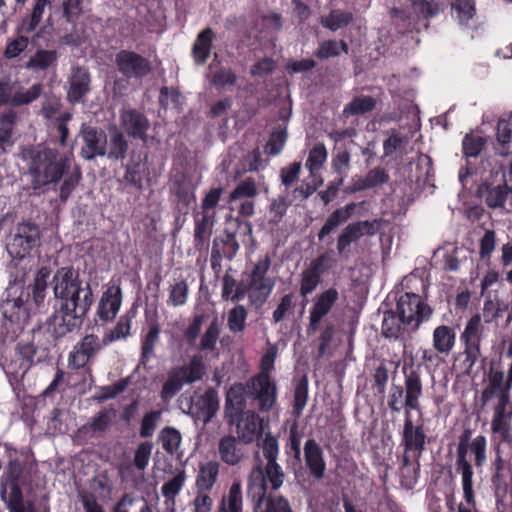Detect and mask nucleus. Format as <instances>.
I'll use <instances>...</instances> for the list:
<instances>
[{
    "label": "nucleus",
    "mask_w": 512,
    "mask_h": 512,
    "mask_svg": "<svg viewBox=\"0 0 512 512\" xmlns=\"http://www.w3.org/2000/svg\"><path fill=\"white\" fill-rule=\"evenodd\" d=\"M51 286L53 312L45 324L52 338L61 339L81 328L93 304V292L89 282H84L73 266L58 268Z\"/></svg>",
    "instance_id": "1"
},
{
    "label": "nucleus",
    "mask_w": 512,
    "mask_h": 512,
    "mask_svg": "<svg viewBox=\"0 0 512 512\" xmlns=\"http://www.w3.org/2000/svg\"><path fill=\"white\" fill-rule=\"evenodd\" d=\"M22 158L27 161V174L31 177L30 188L43 192L50 184L56 185L62 179L59 198L66 202L81 180V171L76 167L70 172L69 159L56 149L32 146L23 150Z\"/></svg>",
    "instance_id": "2"
},
{
    "label": "nucleus",
    "mask_w": 512,
    "mask_h": 512,
    "mask_svg": "<svg viewBox=\"0 0 512 512\" xmlns=\"http://www.w3.org/2000/svg\"><path fill=\"white\" fill-rule=\"evenodd\" d=\"M224 419L235 427L236 437L244 444H250L263 434V420L253 410L246 409L245 388L235 384L226 393Z\"/></svg>",
    "instance_id": "3"
},
{
    "label": "nucleus",
    "mask_w": 512,
    "mask_h": 512,
    "mask_svg": "<svg viewBox=\"0 0 512 512\" xmlns=\"http://www.w3.org/2000/svg\"><path fill=\"white\" fill-rule=\"evenodd\" d=\"M205 365L201 355H193L186 365L173 367L167 374L162 385L160 398L169 401L183 388L184 384H192L203 378Z\"/></svg>",
    "instance_id": "4"
},
{
    "label": "nucleus",
    "mask_w": 512,
    "mask_h": 512,
    "mask_svg": "<svg viewBox=\"0 0 512 512\" xmlns=\"http://www.w3.org/2000/svg\"><path fill=\"white\" fill-rule=\"evenodd\" d=\"M41 230L37 223L22 220L14 226L8 238L6 249L13 259H24L40 245Z\"/></svg>",
    "instance_id": "5"
},
{
    "label": "nucleus",
    "mask_w": 512,
    "mask_h": 512,
    "mask_svg": "<svg viewBox=\"0 0 512 512\" xmlns=\"http://www.w3.org/2000/svg\"><path fill=\"white\" fill-rule=\"evenodd\" d=\"M249 493H253V499L256 501L254 512H293L288 500L283 496L264 499L266 484L260 466L254 468L250 474Z\"/></svg>",
    "instance_id": "6"
},
{
    "label": "nucleus",
    "mask_w": 512,
    "mask_h": 512,
    "mask_svg": "<svg viewBox=\"0 0 512 512\" xmlns=\"http://www.w3.org/2000/svg\"><path fill=\"white\" fill-rule=\"evenodd\" d=\"M25 465L18 459H10L1 477L0 497L5 505H25L21 485L25 483Z\"/></svg>",
    "instance_id": "7"
},
{
    "label": "nucleus",
    "mask_w": 512,
    "mask_h": 512,
    "mask_svg": "<svg viewBox=\"0 0 512 512\" xmlns=\"http://www.w3.org/2000/svg\"><path fill=\"white\" fill-rule=\"evenodd\" d=\"M397 312L401 323L415 332L432 315L433 310L419 295L405 293L397 302Z\"/></svg>",
    "instance_id": "8"
},
{
    "label": "nucleus",
    "mask_w": 512,
    "mask_h": 512,
    "mask_svg": "<svg viewBox=\"0 0 512 512\" xmlns=\"http://www.w3.org/2000/svg\"><path fill=\"white\" fill-rule=\"evenodd\" d=\"M472 430L467 428L459 436L456 451V472L461 475L464 498L469 505H475L473 490V466L468 458Z\"/></svg>",
    "instance_id": "9"
},
{
    "label": "nucleus",
    "mask_w": 512,
    "mask_h": 512,
    "mask_svg": "<svg viewBox=\"0 0 512 512\" xmlns=\"http://www.w3.org/2000/svg\"><path fill=\"white\" fill-rule=\"evenodd\" d=\"M115 65L118 72L127 79L141 81L153 71L151 61L143 55L123 49L115 55Z\"/></svg>",
    "instance_id": "10"
},
{
    "label": "nucleus",
    "mask_w": 512,
    "mask_h": 512,
    "mask_svg": "<svg viewBox=\"0 0 512 512\" xmlns=\"http://www.w3.org/2000/svg\"><path fill=\"white\" fill-rule=\"evenodd\" d=\"M42 89V84L37 83L24 91L17 82L11 81L9 77H4L0 80V107L2 105L14 107L28 105L39 98Z\"/></svg>",
    "instance_id": "11"
},
{
    "label": "nucleus",
    "mask_w": 512,
    "mask_h": 512,
    "mask_svg": "<svg viewBox=\"0 0 512 512\" xmlns=\"http://www.w3.org/2000/svg\"><path fill=\"white\" fill-rule=\"evenodd\" d=\"M248 396L257 401L261 412L270 411L276 403L277 386L269 374L260 372L247 384Z\"/></svg>",
    "instance_id": "12"
},
{
    "label": "nucleus",
    "mask_w": 512,
    "mask_h": 512,
    "mask_svg": "<svg viewBox=\"0 0 512 512\" xmlns=\"http://www.w3.org/2000/svg\"><path fill=\"white\" fill-rule=\"evenodd\" d=\"M79 136L83 143L80 149V155L83 159L93 161L96 157L106 155L108 137L102 128L82 124Z\"/></svg>",
    "instance_id": "13"
},
{
    "label": "nucleus",
    "mask_w": 512,
    "mask_h": 512,
    "mask_svg": "<svg viewBox=\"0 0 512 512\" xmlns=\"http://www.w3.org/2000/svg\"><path fill=\"white\" fill-rule=\"evenodd\" d=\"M91 81L88 68L73 66L67 78V102L71 105L84 104L91 92Z\"/></svg>",
    "instance_id": "14"
},
{
    "label": "nucleus",
    "mask_w": 512,
    "mask_h": 512,
    "mask_svg": "<svg viewBox=\"0 0 512 512\" xmlns=\"http://www.w3.org/2000/svg\"><path fill=\"white\" fill-rule=\"evenodd\" d=\"M150 126L149 119L141 111L135 108L120 111V127L129 137L146 142Z\"/></svg>",
    "instance_id": "15"
},
{
    "label": "nucleus",
    "mask_w": 512,
    "mask_h": 512,
    "mask_svg": "<svg viewBox=\"0 0 512 512\" xmlns=\"http://www.w3.org/2000/svg\"><path fill=\"white\" fill-rule=\"evenodd\" d=\"M377 220L357 221L348 224L337 238V251L339 255L346 253L352 242L357 241L364 235L373 236L377 232Z\"/></svg>",
    "instance_id": "16"
},
{
    "label": "nucleus",
    "mask_w": 512,
    "mask_h": 512,
    "mask_svg": "<svg viewBox=\"0 0 512 512\" xmlns=\"http://www.w3.org/2000/svg\"><path fill=\"white\" fill-rule=\"evenodd\" d=\"M219 406L217 391L214 388H208L191 405L189 413L195 420L202 421L204 425H207L217 414Z\"/></svg>",
    "instance_id": "17"
},
{
    "label": "nucleus",
    "mask_w": 512,
    "mask_h": 512,
    "mask_svg": "<svg viewBox=\"0 0 512 512\" xmlns=\"http://www.w3.org/2000/svg\"><path fill=\"white\" fill-rule=\"evenodd\" d=\"M102 343L98 336L94 334L86 335L82 340L76 344L74 350L69 356V366L74 369L83 368L91 358L102 348Z\"/></svg>",
    "instance_id": "18"
},
{
    "label": "nucleus",
    "mask_w": 512,
    "mask_h": 512,
    "mask_svg": "<svg viewBox=\"0 0 512 512\" xmlns=\"http://www.w3.org/2000/svg\"><path fill=\"white\" fill-rule=\"evenodd\" d=\"M115 417L116 410L114 408H104L96 413L89 422L82 425L78 429V433L91 438L103 437L112 427Z\"/></svg>",
    "instance_id": "19"
},
{
    "label": "nucleus",
    "mask_w": 512,
    "mask_h": 512,
    "mask_svg": "<svg viewBox=\"0 0 512 512\" xmlns=\"http://www.w3.org/2000/svg\"><path fill=\"white\" fill-rule=\"evenodd\" d=\"M244 443L234 435H225L218 443L220 459L229 466H236L245 458Z\"/></svg>",
    "instance_id": "20"
},
{
    "label": "nucleus",
    "mask_w": 512,
    "mask_h": 512,
    "mask_svg": "<svg viewBox=\"0 0 512 512\" xmlns=\"http://www.w3.org/2000/svg\"><path fill=\"white\" fill-rule=\"evenodd\" d=\"M304 459L310 474L321 480L325 475L326 464L323 458V451L314 438L308 439L304 444Z\"/></svg>",
    "instance_id": "21"
},
{
    "label": "nucleus",
    "mask_w": 512,
    "mask_h": 512,
    "mask_svg": "<svg viewBox=\"0 0 512 512\" xmlns=\"http://www.w3.org/2000/svg\"><path fill=\"white\" fill-rule=\"evenodd\" d=\"M405 415L406 418L403 428V443L405 447V452L414 449L418 451V457H420L421 453L425 449L426 439L423 426L419 425L414 427L413 422L409 417L408 410H406Z\"/></svg>",
    "instance_id": "22"
},
{
    "label": "nucleus",
    "mask_w": 512,
    "mask_h": 512,
    "mask_svg": "<svg viewBox=\"0 0 512 512\" xmlns=\"http://www.w3.org/2000/svg\"><path fill=\"white\" fill-rule=\"evenodd\" d=\"M216 218L213 215H195L194 247L198 251L208 250Z\"/></svg>",
    "instance_id": "23"
},
{
    "label": "nucleus",
    "mask_w": 512,
    "mask_h": 512,
    "mask_svg": "<svg viewBox=\"0 0 512 512\" xmlns=\"http://www.w3.org/2000/svg\"><path fill=\"white\" fill-rule=\"evenodd\" d=\"M122 302V292L119 286L109 287L102 295L98 315L101 320L109 321L115 318Z\"/></svg>",
    "instance_id": "24"
},
{
    "label": "nucleus",
    "mask_w": 512,
    "mask_h": 512,
    "mask_svg": "<svg viewBox=\"0 0 512 512\" xmlns=\"http://www.w3.org/2000/svg\"><path fill=\"white\" fill-rule=\"evenodd\" d=\"M510 191L505 185L494 186L492 184H481L477 189V195L485 204L492 209H503Z\"/></svg>",
    "instance_id": "25"
},
{
    "label": "nucleus",
    "mask_w": 512,
    "mask_h": 512,
    "mask_svg": "<svg viewBox=\"0 0 512 512\" xmlns=\"http://www.w3.org/2000/svg\"><path fill=\"white\" fill-rule=\"evenodd\" d=\"M356 209L354 202L348 203L344 207H340L333 211L326 219L324 225L318 232V240L323 241L326 236L331 234L340 225L347 222Z\"/></svg>",
    "instance_id": "26"
},
{
    "label": "nucleus",
    "mask_w": 512,
    "mask_h": 512,
    "mask_svg": "<svg viewBox=\"0 0 512 512\" xmlns=\"http://www.w3.org/2000/svg\"><path fill=\"white\" fill-rule=\"evenodd\" d=\"M17 120L16 111L10 109L0 115V151L7 153L15 144L14 128Z\"/></svg>",
    "instance_id": "27"
},
{
    "label": "nucleus",
    "mask_w": 512,
    "mask_h": 512,
    "mask_svg": "<svg viewBox=\"0 0 512 512\" xmlns=\"http://www.w3.org/2000/svg\"><path fill=\"white\" fill-rule=\"evenodd\" d=\"M422 395V383L417 371L405 373V406L408 409L419 410V398Z\"/></svg>",
    "instance_id": "28"
},
{
    "label": "nucleus",
    "mask_w": 512,
    "mask_h": 512,
    "mask_svg": "<svg viewBox=\"0 0 512 512\" xmlns=\"http://www.w3.org/2000/svg\"><path fill=\"white\" fill-rule=\"evenodd\" d=\"M214 32L211 28H205L199 33L192 48V55L194 61L198 65H202L208 59L211 48Z\"/></svg>",
    "instance_id": "29"
},
{
    "label": "nucleus",
    "mask_w": 512,
    "mask_h": 512,
    "mask_svg": "<svg viewBox=\"0 0 512 512\" xmlns=\"http://www.w3.org/2000/svg\"><path fill=\"white\" fill-rule=\"evenodd\" d=\"M128 149L129 143L124 132L115 129V131L110 134L105 156L113 161H123L127 156Z\"/></svg>",
    "instance_id": "30"
},
{
    "label": "nucleus",
    "mask_w": 512,
    "mask_h": 512,
    "mask_svg": "<svg viewBox=\"0 0 512 512\" xmlns=\"http://www.w3.org/2000/svg\"><path fill=\"white\" fill-rule=\"evenodd\" d=\"M512 137V115L508 120L500 119L497 124L496 143L494 144L495 152L500 156H508L510 154L509 143Z\"/></svg>",
    "instance_id": "31"
},
{
    "label": "nucleus",
    "mask_w": 512,
    "mask_h": 512,
    "mask_svg": "<svg viewBox=\"0 0 512 512\" xmlns=\"http://www.w3.org/2000/svg\"><path fill=\"white\" fill-rule=\"evenodd\" d=\"M455 332L446 325H440L433 332V347L441 354H448L455 344Z\"/></svg>",
    "instance_id": "32"
},
{
    "label": "nucleus",
    "mask_w": 512,
    "mask_h": 512,
    "mask_svg": "<svg viewBox=\"0 0 512 512\" xmlns=\"http://www.w3.org/2000/svg\"><path fill=\"white\" fill-rule=\"evenodd\" d=\"M219 473V463L209 461L201 465L196 478V487L200 492L210 490L217 480Z\"/></svg>",
    "instance_id": "33"
},
{
    "label": "nucleus",
    "mask_w": 512,
    "mask_h": 512,
    "mask_svg": "<svg viewBox=\"0 0 512 512\" xmlns=\"http://www.w3.org/2000/svg\"><path fill=\"white\" fill-rule=\"evenodd\" d=\"M158 442L167 454L174 455L181 445L182 435L178 429L166 426L159 431Z\"/></svg>",
    "instance_id": "34"
},
{
    "label": "nucleus",
    "mask_w": 512,
    "mask_h": 512,
    "mask_svg": "<svg viewBox=\"0 0 512 512\" xmlns=\"http://www.w3.org/2000/svg\"><path fill=\"white\" fill-rule=\"evenodd\" d=\"M221 329L222 322L215 316L201 336L198 349L200 351H214L221 334Z\"/></svg>",
    "instance_id": "35"
},
{
    "label": "nucleus",
    "mask_w": 512,
    "mask_h": 512,
    "mask_svg": "<svg viewBox=\"0 0 512 512\" xmlns=\"http://www.w3.org/2000/svg\"><path fill=\"white\" fill-rule=\"evenodd\" d=\"M336 333V325L333 322L326 321L324 326L319 330V335L317 338V359H320L326 355H331V344L336 336Z\"/></svg>",
    "instance_id": "36"
},
{
    "label": "nucleus",
    "mask_w": 512,
    "mask_h": 512,
    "mask_svg": "<svg viewBox=\"0 0 512 512\" xmlns=\"http://www.w3.org/2000/svg\"><path fill=\"white\" fill-rule=\"evenodd\" d=\"M377 100L372 96L354 97L343 109L345 116L362 115L376 108Z\"/></svg>",
    "instance_id": "37"
},
{
    "label": "nucleus",
    "mask_w": 512,
    "mask_h": 512,
    "mask_svg": "<svg viewBox=\"0 0 512 512\" xmlns=\"http://www.w3.org/2000/svg\"><path fill=\"white\" fill-rule=\"evenodd\" d=\"M274 283H249L248 284V297L250 304L255 308H260L267 301Z\"/></svg>",
    "instance_id": "38"
},
{
    "label": "nucleus",
    "mask_w": 512,
    "mask_h": 512,
    "mask_svg": "<svg viewBox=\"0 0 512 512\" xmlns=\"http://www.w3.org/2000/svg\"><path fill=\"white\" fill-rule=\"evenodd\" d=\"M505 461L499 449L496 450V457L492 464L493 474L491 476V483L496 494H505L507 491V482L503 474L505 468Z\"/></svg>",
    "instance_id": "39"
},
{
    "label": "nucleus",
    "mask_w": 512,
    "mask_h": 512,
    "mask_svg": "<svg viewBox=\"0 0 512 512\" xmlns=\"http://www.w3.org/2000/svg\"><path fill=\"white\" fill-rule=\"evenodd\" d=\"M353 21V14L351 12H344L340 10H332L327 16L320 18V23L323 27L337 31L338 29L349 25Z\"/></svg>",
    "instance_id": "40"
},
{
    "label": "nucleus",
    "mask_w": 512,
    "mask_h": 512,
    "mask_svg": "<svg viewBox=\"0 0 512 512\" xmlns=\"http://www.w3.org/2000/svg\"><path fill=\"white\" fill-rule=\"evenodd\" d=\"M338 298V291L331 287L316 296L311 309L326 316L331 311Z\"/></svg>",
    "instance_id": "41"
},
{
    "label": "nucleus",
    "mask_w": 512,
    "mask_h": 512,
    "mask_svg": "<svg viewBox=\"0 0 512 512\" xmlns=\"http://www.w3.org/2000/svg\"><path fill=\"white\" fill-rule=\"evenodd\" d=\"M218 512H242V494L240 483H233L227 500L223 498Z\"/></svg>",
    "instance_id": "42"
},
{
    "label": "nucleus",
    "mask_w": 512,
    "mask_h": 512,
    "mask_svg": "<svg viewBox=\"0 0 512 512\" xmlns=\"http://www.w3.org/2000/svg\"><path fill=\"white\" fill-rule=\"evenodd\" d=\"M287 137L288 134L286 127L273 130L264 147L265 153L270 156H275L281 153L286 144Z\"/></svg>",
    "instance_id": "43"
},
{
    "label": "nucleus",
    "mask_w": 512,
    "mask_h": 512,
    "mask_svg": "<svg viewBox=\"0 0 512 512\" xmlns=\"http://www.w3.org/2000/svg\"><path fill=\"white\" fill-rule=\"evenodd\" d=\"M308 399V379L303 375L294 390L293 414L298 418L306 406Z\"/></svg>",
    "instance_id": "44"
},
{
    "label": "nucleus",
    "mask_w": 512,
    "mask_h": 512,
    "mask_svg": "<svg viewBox=\"0 0 512 512\" xmlns=\"http://www.w3.org/2000/svg\"><path fill=\"white\" fill-rule=\"evenodd\" d=\"M160 326L157 322H153L150 325L148 333L145 335L142 341V356L141 363L145 364L146 361L153 355L156 343L159 340Z\"/></svg>",
    "instance_id": "45"
},
{
    "label": "nucleus",
    "mask_w": 512,
    "mask_h": 512,
    "mask_svg": "<svg viewBox=\"0 0 512 512\" xmlns=\"http://www.w3.org/2000/svg\"><path fill=\"white\" fill-rule=\"evenodd\" d=\"M327 159V150L323 143H317L309 151L308 159L305 163L310 175L314 176L315 171L319 170Z\"/></svg>",
    "instance_id": "46"
},
{
    "label": "nucleus",
    "mask_w": 512,
    "mask_h": 512,
    "mask_svg": "<svg viewBox=\"0 0 512 512\" xmlns=\"http://www.w3.org/2000/svg\"><path fill=\"white\" fill-rule=\"evenodd\" d=\"M408 2L417 18L429 19L440 11L438 3L433 0H408Z\"/></svg>",
    "instance_id": "47"
},
{
    "label": "nucleus",
    "mask_w": 512,
    "mask_h": 512,
    "mask_svg": "<svg viewBox=\"0 0 512 512\" xmlns=\"http://www.w3.org/2000/svg\"><path fill=\"white\" fill-rule=\"evenodd\" d=\"M481 331V318L480 315L476 314L467 322L466 327L461 334V340L464 344H480Z\"/></svg>",
    "instance_id": "48"
},
{
    "label": "nucleus",
    "mask_w": 512,
    "mask_h": 512,
    "mask_svg": "<svg viewBox=\"0 0 512 512\" xmlns=\"http://www.w3.org/2000/svg\"><path fill=\"white\" fill-rule=\"evenodd\" d=\"M58 54L56 50H38L28 62V67L45 70L54 65L57 61Z\"/></svg>",
    "instance_id": "49"
},
{
    "label": "nucleus",
    "mask_w": 512,
    "mask_h": 512,
    "mask_svg": "<svg viewBox=\"0 0 512 512\" xmlns=\"http://www.w3.org/2000/svg\"><path fill=\"white\" fill-rule=\"evenodd\" d=\"M247 310L243 305H236L228 313L227 325L232 333L242 332L246 327Z\"/></svg>",
    "instance_id": "50"
},
{
    "label": "nucleus",
    "mask_w": 512,
    "mask_h": 512,
    "mask_svg": "<svg viewBox=\"0 0 512 512\" xmlns=\"http://www.w3.org/2000/svg\"><path fill=\"white\" fill-rule=\"evenodd\" d=\"M400 322V318L397 319L393 311H385L382 320V335L385 338L397 339L402 332Z\"/></svg>",
    "instance_id": "51"
},
{
    "label": "nucleus",
    "mask_w": 512,
    "mask_h": 512,
    "mask_svg": "<svg viewBox=\"0 0 512 512\" xmlns=\"http://www.w3.org/2000/svg\"><path fill=\"white\" fill-rule=\"evenodd\" d=\"M161 416L162 410H152L144 414L139 430L141 438H149L154 434Z\"/></svg>",
    "instance_id": "52"
},
{
    "label": "nucleus",
    "mask_w": 512,
    "mask_h": 512,
    "mask_svg": "<svg viewBox=\"0 0 512 512\" xmlns=\"http://www.w3.org/2000/svg\"><path fill=\"white\" fill-rule=\"evenodd\" d=\"M131 319L132 316L129 314L121 316L116 326L108 334H106L103 340L104 344L121 338H126L130 334Z\"/></svg>",
    "instance_id": "53"
},
{
    "label": "nucleus",
    "mask_w": 512,
    "mask_h": 512,
    "mask_svg": "<svg viewBox=\"0 0 512 512\" xmlns=\"http://www.w3.org/2000/svg\"><path fill=\"white\" fill-rule=\"evenodd\" d=\"M129 383L130 378L126 377L115 382L113 385L102 387L99 393L94 396V399L99 403H102L108 399H113L117 395L124 392L128 387Z\"/></svg>",
    "instance_id": "54"
},
{
    "label": "nucleus",
    "mask_w": 512,
    "mask_h": 512,
    "mask_svg": "<svg viewBox=\"0 0 512 512\" xmlns=\"http://www.w3.org/2000/svg\"><path fill=\"white\" fill-rule=\"evenodd\" d=\"M469 446V452L474 455V466L476 469H480L486 462V450H487V441L485 436L478 435L473 440H471V444Z\"/></svg>",
    "instance_id": "55"
},
{
    "label": "nucleus",
    "mask_w": 512,
    "mask_h": 512,
    "mask_svg": "<svg viewBox=\"0 0 512 512\" xmlns=\"http://www.w3.org/2000/svg\"><path fill=\"white\" fill-rule=\"evenodd\" d=\"M258 194L255 180L251 177L241 181L230 193L229 201H235L241 198H253Z\"/></svg>",
    "instance_id": "56"
},
{
    "label": "nucleus",
    "mask_w": 512,
    "mask_h": 512,
    "mask_svg": "<svg viewBox=\"0 0 512 512\" xmlns=\"http://www.w3.org/2000/svg\"><path fill=\"white\" fill-rule=\"evenodd\" d=\"M261 470L265 477V481H269L272 490L276 491L282 486L285 474L277 462L267 463L265 470L262 468ZM265 484L267 485V482H265Z\"/></svg>",
    "instance_id": "57"
},
{
    "label": "nucleus",
    "mask_w": 512,
    "mask_h": 512,
    "mask_svg": "<svg viewBox=\"0 0 512 512\" xmlns=\"http://www.w3.org/2000/svg\"><path fill=\"white\" fill-rule=\"evenodd\" d=\"M153 449V444L149 441H144L138 444L135 452L133 465L139 471H144L148 466L151 453Z\"/></svg>",
    "instance_id": "58"
},
{
    "label": "nucleus",
    "mask_w": 512,
    "mask_h": 512,
    "mask_svg": "<svg viewBox=\"0 0 512 512\" xmlns=\"http://www.w3.org/2000/svg\"><path fill=\"white\" fill-rule=\"evenodd\" d=\"M224 189L221 187L211 189L203 198L201 203V212L203 215H213L216 218L215 207L218 205Z\"/></svg>",
    "instance_id": "59"
},
{
    "label": "nucleus",
    "mask_w": 512,
    "mask_h": 512,
    "mask_svg": "<svg viewBox=\"0 0 512 512\" xmlns=\"http://www.w3.org/2000/svg\"><path fill=\"white\" fill-rule=\"evenodd\" d=\"M485 139L481 136L466 134L463 139V153L466 157H477L483 150Z\"/></svg>",
    "instance_id": "60"
},
{
    "label": "nucleus",
    "mask_w": 512,
    "mask_h": 512,
    "mask_svg": "<svg viewBox=\"0 0 512 512\" xmlns=\"http://www.w3.org/2000/svg\"><path fill=\"white\" fill-rule=\"evenodd\" d=\"M334 263L335 260L332 258L330 251H326L312 260L307 269L321 278L322 274L328 271Z\"/></svg>",
    "instance_id": "61"
},
{
    "label": "nucleus",
    "mask_w": 512,
    "mask_h": 512,
    "mask_svg": "<svg viewBox=\"0 0 512 512\" xmlns=\"http://www.w3.org/2000/svg\"><path fill=\"white\" fill-rule=\"evenodd\" d=\"M390 16L396 27L401 32H407L412 29V15L404 9L393 7L390 9Z\"/></svg>",
    "instance_id": "62"
},
{
    "label": "nucleus",
    "mask_w": 512,
    "mask_h": 512,
    "mask_svg": "<svg viewBox=\"0 0 512 512\" xmlns=\"http://www.w3.org/2000/svg\"><path fill=\"white\" fill-rule=\"evenodd\" d=\"M295 306L294 295L292 293L284 295L277 308L273 312V321L275 323H279L285 319L288 314L293 313V308Z\"/></svg>",
    "instance_id": "63"
},
{
    "label": "nucleus",
    "mask_w": 512,
    "mask_h": 512,
    "mask_svg": "<svg viewBox=\"0 0 512 512\" xmlns=\"http://www.w3.org/2000/svg\"><path fill=\"white\" fill-rule=\"evenodd\" d=\"M123 182L126 185H129L131 187H135L138 190H142L143 188V178L140 171V164L134 163V164H127L126 165V171L123 176Z\"/></svg>",
    "instance_id": "64"
}]
</instances>
